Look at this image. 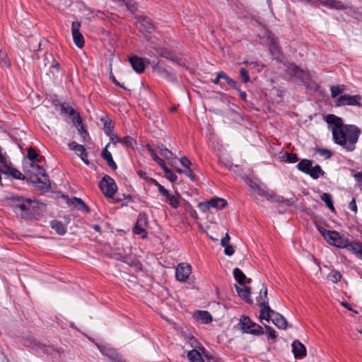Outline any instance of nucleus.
<instances>
[{"mask_svg":"<svg viewBox=\"0 0 362 362\" xmlns=\"http://www.w3.org/2000/svg\"><path fill=\"white\" fill-rule=\"evenodd\" d=\"M326 121L332 124L331 131L334 142L346 151H354L361 134L360 129L354 124H344L342 119L334 115H328Z\"/></svg>","mask_w":362,"mask_h":362,"instance_id":"obj_1","label":"nucleus"},{"mask_svg":"<svg viewBox=\"0 0 362 362\" xmlns=\"http://www.w3.org/2000/svg\"><path fill=\"white\" fill-rule=\"evenodd\" d=\"M257 301L261 308L259 315L261 320H265L267 322L272 320L273 324L279 329H285L286 328L287 322L286 319L269 308L267 288L264 284H262L259 295L257 298Z\"/></svg>","mask_w":362,"mask_h":362,"instance_id":"obj_2","label":"nucleus"},{"mask_svg":"<svg viewBox=\"0 0 362 362\" xmlns=\"http://www.w3.org/2000/svg\"><path fill=\"white\" fill-rule=\"evenodd\" d=\"M24 171L33 183L39 185L41 188L49 187V177L43 168L38 164L30 162L28 165L24 168Z\"/></svg>","mask_w":362,"mask_h":362,"instance_id":"obj_3","label":"nucleus"},{"mask_svg":"<svg viewBox=\"0 0 362 362\" xmlns=\"http://www.w3.org/2000/svg\"><path fill=\"white\" fill-rule=\"evenodd\" d=\"M317 229L327 243L338 248H344L349 244V238L336 230H327L322 226Z\"/></svg>","mask_w":362,"mask_h":362,"instance_id":"obj_4","label":"nucleus"},{"mask_svg":"<svg viewBox=\"0 0 362 362\" xmlns=\"http://www.w3.org/2000/svg\"><path fill=\"white\" fill-rule=\"evenodd\" d=\"M11 205L16 214L21 212V216L25 218L30 212L32 201L21 197H13L10 199Z\"/></svg>","mask_w":362,"mask_h":362,"instance_id":"obj_5","label":"nucleus"},{"mask_svg":"<svg viewBox=\"0 0 362 362\" xmlns=\"http://www.w3.org/2000/svg\"><path fill=\"white\" fill-rule=\"evenodd\" d=\"M150 180L158 187V190L161 195L165 198V202L172 208L177 209L180 204V195L178 193H175V194H170L169 192L155 179Z\"/></svg>","mask_w":362,"mask_h":362,"instance_id":"obj_6","label":"nucleus"},{"mask_svg":"<svg viewBox=\"0 0 362 362\" xmlns=\"http://www.w3.org/2000/svg\"><path fill=\"white\" fill-rule=\"evenodd\" d=\"M239 325H240L243 331L245 333L255 335H260L264 333L263 328L260 325L252 322L247 316H243L240 320Z\"/></svg>","mask_w":362,"mask_h":362,"instance_id":"obj_7","label":"nucleus"},{"mask_svg":"<svg viewBox=\"0 0 362 362\" xmlns=\"http://www.w3.org/2000/svg\"><path fill=\"white\" fill-rule=\"evenodd\" d=\"M100 188L103 194L108 198L112 197L117 191L115 180L109 175H105L100 182Z\"/></svg>","mask_w":362,"mask_h":362,"instance_id":"obj_8","label":"nucleus"},{"mask_svg":"<svg viewBox=\"0 0 362 362\" xmlns=\"http://www.w3.org/2000/svg\"><path fill=\"white\" fill-rule=\"evenodd\" d=\"M362 97L360 95H350L344 94L339 95L334 102L337 107L346 105L361 107L360 101Z\"/></svg>","mask_w":362,"mask_h":362,"instance_id":"obj_9","label":"nucleus"},{"mask_svg":"<svg viewBox=\"0 0 362 362\" xmlns=\"http://www.w3.org/2000/svg\"><path fill=\"white\" fill-rule=\"evenodd\" d=\"M148 226V216L146 214H139L136 225L133 228V231L135 234L139 235L141 238H145L147 235L146 228Z\"/></svg>","mask_w":362,"mask_h":362,"instance_id":"obj_10","label":"nucleus"},{"mask_svg":"<svg viewBox=\"0 0 362 362\" xmlns=\"http://www.w3.org/2000/svg\"><path fill=\"white\" fill-rule=\"evenodd\" d=\"M81 23L78 21L72 22L71 33L74 44L78 48H82L84 46V38L80 32Z\"/></svg>","mask_w":362,"mask_h":362,"instance_id":"obj_11","label":"nucleus"},{"mask_svg":"<svg viewBox=\"0 0 362 362\" xmlns=\"http://www.w3.org/2000/svg\"><path fill=\"white\" fill-rule=\"evenodd\" d=\"M192 272V267L187 263H180L177 265L175 274L176 279L182 282H185Z\"/></svg>","mask_w":362,"mask_h":362,"instance_id":"obj_12","label":"nucleus"},{"mask_svg":"<svg viewBox=\"0 0 362 362\" xmlns=\"http://www.w3.org/2000/svg\"><path fill=\"white\" fill-rule=\"evenodd\" d=\"M227 205V201L222 198H214L211 200L200 204V207L203 211L209 210L210 208H214L216 209H222Z\"/></svg>","mask_w":362,"mask_h":362,"instance_id":"obj_13","label":"nucleus"},{"mask_svg":"<svg viewBox=\"0 0 362 362\" xmlns=\"http://www.w3.org/2000/svg\"><path fill=\"white\" fill-rule=\"evenodd\" d=\"M312 3H319L323 6L335 10H345L347 6L339 0H313Z\"/></svg>","mask_w":362,"mask_h":362,"instance_id":"obj_14","label":"nucleus"},{"mask_svg":"<svg viewBox=\"0 0 362 362\" xmlns=\"http://www.w3.org/2000/svg\"><path fill=\"white\" fill-rule=\"evenodd\" d=\"M69 148L74 151L81 158L85 164L89 165L88 160V153L83 145L78 144L75 141H71L69 144Z\"/></svg>","mask_w":362,"mask_h":362,"instance_id":"obj_15","label":"nucleus"},{"mask_svg":"<svg viewBox=\"0 0 362 362\" xmlns=\"http://www.w3.org/2000/svg\"><path fill=\"white\" fill-rule=\"evenodd\" d=\"M138 28L142 33H151L153 30V25L150 18L146 17H139L137 20Z\"/></svg>","mask_w":362,"mask_h":362,"instance_id":"obj_16","label":"nucleus"},{"mask_svg":"<svg viewBox=\"0 0 362 362\" xmlns=\"http://www.w3.org/2000/svg\"><path fill=\"white\" fill-rule=\"evenodd\" d=\"M133 69L139 74L142 73L145 69V64L143 59L139 57L134 56L129 59Z\"/></svg>","mask_w":362,"mask_h":362,"instance_id":"obj_17","label":"nucleus"},{"mask_svg":"<svg viewBox=\"0 0 362 362\" xmlns=\"http://www.w3.org/2000/svg\"><path fill=\"white\" fill-rule=\"evenodd\" d=\"M62 111L64 113L68 114L70 117H71V120L73 123H80L81 120V117L80 114L76 112L72 107L69 105H62Z\"/></svg>","mask_w":362,"mask_h":362,"instance_id":"obj_18","label":"nucleus"},{"mask_svg":"<svg viewBox=\"0 0 362 362\" xmlns=\"http://www.w3.org/2000/svg\"><path fill=\"white\" fill-rule=\"evenodd\" d=\"M1 173L5 175H11L13 177L18 180H24L25 176L17 169L13 168L8 163L3 165Z\"/></svg>","mask_w":362,"mask_h":362,"instance_id":"obj_19","label":"nucleus"},{"mask_svg":"<svg viewBox=\"0 0 362 362\" xmlns=\"http://www.w3.org/2000/svg\"><path fill=\"white\" fill-rule=\"evenodd\" d=\"M154 49L159 56L166 58L172 62H176L179 63L180 59L176 57L173 52L169 51L166 48L157 47H154Z\"/></svg>","mask_w":362,"mask_h":362,"instance_id":"obj_20","label":"nucleus"},{"mask_svg":"<svg viewBox=\"0 0 362 362\" xmlns=\"http://www.w3.org/2000/svg\"><path fill=\"white\" fill-rule=\"evenodd\" d=\"M344 248L347 249L348 251L355 254L356 256L361 259L362 256V243L358 241L351 242L349 239V244L347 247Z\"/></svg>","mask_w":362,"mask_h":362,"instance_id":"obj_21","label":"nucleus"},{"mask_svg":"<svg viewBox=\"0 0 362 362\" xmlns=\"http://www.w3.org/2000/svg\"><path fill=\"white\" fill-rule=\"evenodd\" d=\"M100 352L114 362H125L122 357L113 349H100Z\"/></svg>","mask_w":362,"mask_h":362,"instance_id":"obj_22","label":"nucleus"},{"mask_svg":"<svg viewBox=\"0 0 362 362\" xmlns=\"http://www.w3.org/2000/svg\"><path fill=\"white\" fill-rule=\"evenodd\" d=\"M292 351L296 358H302L306 356V349L305 346L297 340L293 342Z\"/></svg>","mask_w":362,"mask_h":362,"instance_id":"obj_23","label":"nucleus"},{"mask_svg":"<svg viewBox=\"0 0 362 362\" xmlns=\"http://www.w3.org/2000/svg\"><path fill=\"white\" fill-rule=\"evenodd\" d=\"M65 197L66 198V202L69 206L74 205L78 206V209L83 210L86 213L90 211L89 207L81 198L74 197L73 199H71L67 197Z\"/></svg>","mask_w":362,"mask_h":362,"instance_id":"obj_24","label":"nucleus"},{"mask_svg":"<svg viewBox=\"0 0 362 362\" xmlns=\"http://www.w3.org/2000/svg\"><path fill=\"white\" fill-rule=\"evenodd\" d=\"M76 127L77 128V130L78 132L79 135L83 139V141L84 142H90L91 139L90 136L86 129L84 124H83L82 119L81 120L80 123H74Z\"/></svg>","mask_w":362,"mask_h":362,"instance_id":"obj_25","label":"nucleus"},{"mask_svg":"<svg viewBox=\"0 0 362 362\" xmlns=\"http://www.w3.org/2000/svg\"><path fill=\"white\" fill-rule=\"evenodd\" d=\"M110 144H107L102 151V157L105 159L108 165L113 170H116L117 166L112 159L111 153L107 150Z\"/></svg>","mask_w":362,"mask_h":362,"instance_id":"obj_26","label":"nucleus"},{"mask_svg":"<svg viewBox=\"0 0 362 362\" xmlns=\"http://www.w3.org/2000/svg\"><path fill=\"white\" fill-rule=\"evenodd\" d=\"M194 316L204 324H208L212 321V316L208 311L198 310L194 313Z\"/></svg>","mask_w":362,"mask_h":362,"instance_id":"obj_27","label":"nucleus"},{"mask_svg":"<svg viewBox=\"0 0 362 362\" xmlns=\"http://www.w3.org/2000/svg\"><path fill=\"white\" fill-rule=\"evenodd\" d=\"M50 226L60 235H64L67 231L66 225L57 220L52 221L50 222Z\"/></svg>","mask_w":362,"mask_h":362,"instance_id":"obj_28","label":"nucleus"},{"mask_svg":"<svg viewBox=\"0 0 362 362\" xmlns=\"http://www.w3.org/2000/svg\"><path fill=\"white\" fill-rule=\"evenodd\" d=\"M312 166L313 161L311 160L303 159L298 163L297 168L302 173L307 174Z\"/></svg>","mask_w":362,"mask_h":362,"instance_id":"obj_29","label":"nucleus"},{"mask_svg":"<svg viewBox=\"0 0 362 362\" xmlns=\"http://www.w3.org/2000/svg\"><path fill=\"white\" fill-rule=\"evenodd\" d=\"M324 174V170L319 165H315L313 167L312 166L307 173V175H309L312 178L315 180L319 178L320 176H322Z\"/></svg>","mask_w":362,"mask_h":362,"instance_id":"obj_30","label":"nucleus"},{"mask_svg":"<svg viewBox=\"0 0 362 362\" xmlns=\"http://www.w3.org/2000/svg\"><path fill=\"white\" fill-rule=\"evenodd\" d=\"M187 356L190 362H204L201 354L196 349L189 351Z\"/></svg>","mask_w":362,"mask_h":362,"instance_id":"obj_31","label":"nucleus"},{"mask_svg":"<svg viewBox=\"0 0 362 362\" xmlns=\"http://www.w3.org/2000/svg\"><path fill=\"white\" fill-rule=\"evenodd\" d=\"M269 50L274 56H278L280 54V47L277 40L274 37H269Z\"/></svg>","mask_w":362,"mask_h":362,"instance_id":"obj_32","label":"nucleus"},{"mask_svg":"<svg viewBox=\"0 0 362 362\" xmlns=\"http://www.w3.org/2000/svg\"><path fill=\"white\" fill-rule=\"evenodd\" d=\"M146 148H147L148 151L150 153V156H151L152 159L156 163H157L162 168V169L163 168H165L166 166V165H165L164 160L157 156L156 151L151 147V146L147 145Z\"/></svg>","mask_w":362,"mask_h":362,"instance_id":"obj_33","label":"nucleus"},{"mask_svg":"<svg viewBox=\"0 0 362 362\" xmlns=\"http://www.w3.org/2000/svg\"><path fill=\"white\" fill-rule=\"evenodd\" d=\"M233 275H234L235 280L240 285H244L245 284L246 276L243 274V272L239 268H235L233 269Z\"/></svg>","mask_w":362,"mask_h":362,"instance_id":"obj_34","label":"nucleus"},{"mask_svg":"<svg viewBox=\"0 0 362 362\" xmlns=\"http://www.w3.org/2000/svg\"><path fill=\"white\" fill-rule=\"evenodd\" d=\"M341 278V274L336 269L332 270L327 275V279L334 284H337L339 281H340Z\"/></svg>","mask_w":362,"mask_h":362,"instance_id":"obj_35","label":"nucleus"},{"mask_svg":"<svg viewBox=\"0 0 362 362\" xmlns=\"http://www.w3.org/2000/svg\"><path fill=\"white\" fill-rule=\"evenodd\" d=\"M345 90L344 85L332 86L330 87L331 96L336 98L338 95H341Z\"/></svg>","mask_w":362,"mask_h":362,"instance_id":"obj_36","label":"nucleus"},{"mask_svg":"<svg viewBox=\"0 0 362 362\" xmlns=\"http://www.w3.org/2000/svg\"><path fill=\"white\" fill-rule=\"evenodd\" d=\"M236 291L241 298L245 299L247 301H249L250 296L249 288L236 286Z\"/></svg>","mask_w":362,"mask_h":362,"instance_id":"obj_37","label":"nucleus"},{"mask_svg":"<svg viewBox=\"0 0 362 362\" xmlns=\"http://www.w3.org/2000/svg\"><path fill=\"white\" fill-rule=\"evenodd\" d=\"M321 199L326 204L327 206L331 210L334 211V207L332 204V198L330 194L327 193H322L320 196Z\"/></svg>","mask_w":362,"mask_h":362,"instance_id":"obj_38","label":"nucleus"},{"mask_svg":"<svg viewBox=\"0 0 362 362\" xmlns=\"http://www.w3.org/2000/svg\"><path fill=\"white\" fill-rule=\"evenodd\" d=\"M222 79L225 80L226 83L233 89L238 90L237 83L233 78H230L226 74L222 71L221 75L219 76Z\"/></svg>","mask_w":362,"mask_h":362,"instance_id":"obj_39","label":"nucleus"},{"mask_svg":"<svg viewBox=\"0 0 362 362\" xmlns=\"http://www.w3.org/2000/svg\"><path fill=\"white\" fill-rule=\"evenodd\" d=\"M127 10L132 14L135 13L137 11V5L134 0H125L122 1Z\"/></svg>","mask_w":362,"mask_h":362,"instance_id":"obj_40","label":"nucleus"},{"mask_svg":"<svg viewBox=\"0 0 362 362\" xmlns=\"http://www.w3.org/2000/svg\"><path fill=\"white\" fill-rule=\"evenodd\" d=\"M164 173H165V177L168 180H169L170 182H175L177 181V175L173 172L172 170H170V168H168L167 166H165V168H163Z\"/></svg>","mask_w":362,"mask_h":362,"instance_id":"obj_41","label":"nucleus"},{"mask_svg":"<svg viewBox=\"0 0 362 362\" xmlns=\"http://www.w3.org/2000/svg\"><path fill=\"white\" fill-rule=\"evenodd\" d=\"M114 125L110 119H106L104 122L103 130L105 133L108 135H112L113 133Z\"/></svg>","mask_w":362,"mask_h":362,"instance_id":"obj_42","label":"nucleus"},{"mask_svg":"<svg viewBox=\"0 0 362 362\" xmlns=\"http://www.w3.org/2000/svg\"><path fill=\"white\" fill-rule=\"evenodd\" d=\"M287 67L288 71L296 76H298L300 74L304 73V71L296 64H289Z\"/></svg>","mask_w":362,"mask_h":362,"instance_id":"obj_43","label":"nucleus"},{"mask_svg":"<svg viewBox=\"0 0 362 362\" xmlns=\"http://www.w3.org/2000/svg\"><path fill=\"white\" fill-rule=\"evenodd\" d=\"M0 65L4 66H9L10 61L7 56V54L0 49Z\"/></svg>","mask_w":362,"mask_h":362,"instance_id":"obj_44","label":"nucleus"},{"mask_svg":"<svg viewBox=\"0 0 362 362\" xmlns=\"http://www.w3.org/2000/svg\"><path fill=\"white\" fill-rule=\"evenodd\" d=\"M160 154L164 156L168 160H173V153L166 148L165 147L163 146L160 148Z\"/></svg>","mask_w":362,"mask_h":362,"instance_id":"obj_45","label":"nucleus"},{"mask_svg":"<svg viewBox=\"0 0 362 362\" xmlns=\"http://www.w3.org/2000/svg\"><path fill=\"white\" fill-rule=\"evenodd\" d=\"M38 154L32 148L28 149V158L31 161L34 162L37 160V162H40V159H37Z\"/></svg>","mask_w":362,"mask_h":362,"instance_id":"obj_46","label":"nucleus"},{"mask_svg":"<svg viewBox=\"0 0 362 362\" xmlns=\"http://www.w3.org/2000/svg\"><path fill=\"white\" fill-rule=\"evenodd\" d=\"M240 75L244 83H247L248 81H250L249 74L247 71L244 68L240 69Z\"/></svg>","mask_w":362,"mask_h":362,"instance_id":"obj_47","label":"nucleus"},{"mask_svg":"<svg viewBox=\"0 0 362 362\" xmlns=\"http://www.w3.org/2000/svg\"><path fill=\"white\" fill-rule=\"evenodd\" d=\"M316 151L318 152L321 156L326 158H329L332 156V153L328 149L325 148H317Z\"/></svg>","mask_w":362,"mask_h":362,"instance_id":"obj_48","label":"nucleus"},{"mask_svg":"<svg viewBox=\"0 0 362 362\" xmlns=\"http://www.w3.org/2000/svg\"><path fill=\"white\" fill-rule=\"evenodd\" d=\"M120 143L127 146H129L133 145V144L134 143V140L130 136H126L121 139Z\"/></svg>","mask_w":362,"mask_h":362,"instance_id":"obj_49","label":"nucleus"},{"mask_svg":"<svg viewBox=\"0 0 362 362\" xmlns=\"http://www.w3.org/2000/svg\"><path fill=\"white\" fill-rule=\"evenodd\" d=\"M266 332L267 333L269 338L275 339L276 338V331L268 325H265Z\"/></svg>","mask_w":362,"mask_h":362,"instance_id":"obj_50","label":"nucleus"},{"mask_svg":"<svg viewBox=\"0 0 362 362\" xmlns=\"http://www.w3.org/2000/svg\"><path fill=\"white\" fill-rule=\"evenodd\" d=\"M286 160L291 163H294L298 161V156L296 153H286Z\"/></svg>","mask_w":362,"mask_h":362,"instance_id":"obj_51","label":"nucleus"},{"mask_svg":"<svg viewBox=\"0 0 362 362\" xmlns=\"http://www.w3.org/2000/svg\"><path fill=\"white\" fill-rule=\"evenodd\" d=\"M224 247V254L227 256H231L234 253V250L232 245L230 244L223 246Z\"/></svg>","mask_w":362,"mask_h":362,"instance_id":"obj_52","label":"nucleus"},{"mask_svg":"<svg viewBox=\"0 0 362 362\" xmlns=\"http://www.w3.org/2000/svg\"><path fill=\"white\" fill-rule=\"evenodd\" d=\"M137 174L139 175V176L141 178H142V179H144V180H146V181H147L148 182H149V183H152V184H153V183L150 180H151V179H153V178H152V177H148V176H147V174H146V172H144V171H142V170H139V171H138V172H137Z\"/></svg>","mask_w":362,"mask_h":362,"instance_id":"obj_53","label":"nucleus"},{"mask_svg":"<svg viewBox=\"0 0 362 362\" xmlns=\"http://www.w3.org/2000/svg\"><path fill=\"white\" fill-rule=\"evenodd\" d=\"M180 160L181 164L184 167H185L187 169L188 168H190L189 166L192 164V163L187 157H182Z\"/></svg>","mask_w":362,"mask_h":362,"instance_id":"obj_54","label":"nucleus"},{"mask_svg":"<svg viewBox=\"0 0 362 362\" xmlns=\"http://www.w3.org/2000/svg\"><path fill=\"white\" fill-rule=\"evenodd\" d=\"M129 265L135 267L136 269H141V262L136 259L131 260V263H129Z\"/></svg>","mask_w":362,"mask_h":362,"instance_id":"obj_55","label":"nucleus"},{"mask_svg":"<svg viewBox=\"0 0 362 362\" xmlns=\"http://www.w3.org/2000/svg\"><path fill=\"white\" fill-rule=\"evenodd\" d=\"M129 265L135 267L136 269H141V262L136 259L131 260V263H129Z\"/></svg>","mask_w":362,"mask_h":362,"instance_id":"obj_56","label":"nucleus"},{"mask_svg":"<svg viewBox=\"0 0 362 362\" xmlns=\"http://www.w3.org/2000/svg\"><path fill=\"white\" fill-rule=\"evenodd\" d=\"M255 192L259 196L268 198V193L264 189H262L261 187H257Z\"/></svg>","mask_w":362,"mask_h":362,"instance_id":"obj_57","label":"nucleus"},{"mask_svg":"<svg viewBox=\"0 0 362 362\" xmlns=\"http://www.w3.org/2000/svg\"><path fill=\"white\" fill-rule=\"evenodd\" d=\"M161 73L164 74V76L169 80H171V81H175V77L173 74H172L171 73H170L169 71H168L166 69H163L161 71Z\"/></svg>","mask_w":362,"mask_h":362,"instance_id":"obj_58","label":"nucleus"},{"mask_svg":"<svg viewBox=\"0 0 362 362\" xmlns=\"http://www.w3.org/2000/svg\"><path fill=\"white\" fill-rule=\"evenodd\" d=\"M112 142L114 143V144H116L117 143H120L121 139H119L116 134L114 133L112 134V135H108Z\"/></svg>","mask_w":362,"mask_h":362,"instance_id":"obj_59","label":"nucleus"},{"mask_svg":"<svg viewBox=\"0 0 362 362\" xmlns=\"http://www.w3.org/2000/svg\"><path fill=\"white\" fill-rule=\"evenodd\" d=\"M349 208L350 210H351L354 212L357 211V206H356V200L354 198H353V199L349 203Z\"/></svg>","mask_w":362,"mask_h":362,"instance_id":"obj_60","label":"nucleus"},{"mask_svg":"<svg viewBox=\"0 0 362 362\" xmlns=\"http://www.w3.org/2000/svg\"><path fill=\"white\" fill-rule=\"evenodd\" d=\"M230 238V235L228 233H226L225 235V236L221 240V245L222 246H226V245L229 244Z\"/></svg>","mask_w":362,"mask_h":362,"instance_id":"obj_61","label":"nucleus"},{"mask_svg":"<svg viewBox=\"0 0 362 362\" xmlns=\"http://www.w3.org/2000/svg\"><path fill=\"white\" fill-rule=\"evenodd\" d=\"M185 174H186V175H187V177H189L191 180H193L194 179V173H193L192 170L190 168H188L187 169V170H185Z\"/></svg>","mask_w":362,"mask_h":362,"instance_id":"obj_62","label":"nucleus"},{"mask_svg":"<svg viewBox=\"0 0 362 362\" xmlns=\"http://www.w3.org/2000/svg\"><path fill=\"white\" fill-rule=\"evenodd\" d=\"M239 93V95H240V98L244 100V101H246L247 100V94L245 91H241L239 88L238 90H237Z\"/></svg>","mask_w":362,"mask_h":362,"instance_id":"obj_63","label":"nucleus"},{"mask_svg":"<svg viewBox=\"0 0 362 362\" xmlns=\"http://www.w3.org/2000/svg\"><path fill=\"white\" fill-rule=\"evenodd\" d=\"M207 362H217L215 358L211 356L206 355Z\"/></svg>","mask_w":362,"mask_h":362,"instance_id":"obj_64","label":"nucleus"}]
</instances>
